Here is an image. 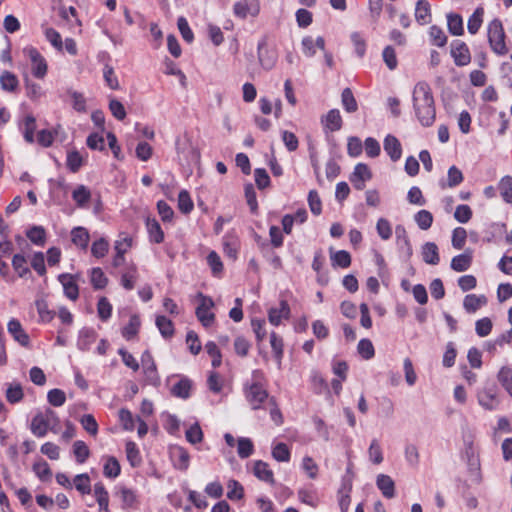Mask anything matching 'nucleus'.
Listing matches in <instances>:
<instances>
[{"label":"nucleus","mask_w":512,"mask_h":512,"mask_svg":"<svg viewBox=\"0 0 512 512\" xmlns=\"http://www.w3.org/2000/svg\"><path fill=\"white\" fill-rule=\"evenodd\" d=\"M368 457L369 460L375 464L379 465L383 462V453L379 441L377 439H373L368 448Z\"/></svg>","instance_id":"obj_39"},{"label":"nucleus","mask_w":512,"mask_h":512,"mask_svg":"<svg viewBox=\"0 0 512 512\" xmlns=\"http://www.w3.org/2000/svg\"><path fill=\"white\" fill-rule=\"evenodd\" d=\"M33 471L41 481L50 479L52 472L47 462L38 461L33 465Z\"/></svg>","instance_id":"obj_58"},{"label":"nucleus","mask_w":512,"mask_h":512,"mask_svg":"<svg viewBox=\"0 0 512 512\" xmlns=\"http://www.w3.org/2000/svg\"><path fill=\"white\" fill-rule=\"evenodd\" d=\"M431 16L430 5L426 0H418L415 8V18L420 25L429 22Z\"/></svg>","instance_id":"obj_24"},{"label":"nucleus","mask_w":512,"mask_h":512,"mask_svg":"<svg viewBox=\"0 0 512 512\" xmlns=\"http://www.w3.org/2000/svg\"><path fill=\"white\" fill-rule=\"evenodd\" d=\"M351 486H343L338 492V504L341 512H347L351 503Z\"/></svg>","instance_id":"obj_53"},{"label":"nucleus","mask_w":512,"mask_h":512,"mask_svg":"<svg viewBox=\"0 0 512 512\" xmlns=\"http://www.w3.org/2000/svg\"><path fill=\"white\" fill-rule=\"evenodd\" d=\"M486 303L487 298L484 295L468 294L464 298L463 306L468 313H474Z\"/></svg>","instance_id":"obj_20"},{"label":"nucleus","mask_w":512,"mask_h":512,"mask_svg":"<svg viewBox=\"0 0 512 512\" xmlns=\"http://www.w3.org/2000/svg\"><path fill=\"white\" fill-rule=\"evenodd\" d=\"M472 262V251L466 250L463 254L452 258L451 268L456 272H464L469 269Z\"/></svg>","instance_id":"obj_19"},{"label":"nucleus","mask_w":512,"mask_h":512,"mask_svg":"<svg viewBox=\"0 0 512 512\" xmlns=\"http://www.w3.org/2000/svg\"><path fill=\"white\" fill-rule=\"evenodd\" d=\"M156 326L164 338H170L174 334L173 322L165 316L156 317Z\"/></svg>","instance_id":"obj_31"},{"label":"nucleus","mask_w":512,"mask_h":512,"mask_svg":"<svg viewBox=\"0 0 512 512\" xmlns=\"http://www.w3.org/2000/svg\"><path fill=\"white\" fill-rule=\"evenodd\" d=\"M488 40L492 50L499 55L508 52L505 44V32L502 23L498 19H494L488 26Z\"/></svg>","instance_id":"obj_3"},{"label":"nucleus","mask_w":512,"mask_h":512,"mask_svg":"<svg viewBox=\"0 0 512 512\" xmlns=\"http://www.w3.org/2000/svg\"><path fill=\"white\" fill-rule=\"evenodd\" d=\"M8 333L13 337L19 345L23 347L30 346V337L22 327L19 320L13 318L7 324Z\"/></svg>","instance_id":"obj_9"},{"label":"nucleus","mask_w":512,"mask_h":512,"mask_svg":"<svg viewBox=\"0 0 512 512\" xmlns=\"http://www.w3.org/2000/svg\"><path fill=\"white\" fill-rule=\"evenodd\" d=\"M429 35L431 38V41L433 45H436L438 47H443L447 43V36L445 35L444 31L438 27V26H431Z\"/></svg>","instance_id":"obj_48"},{"label":"nucleus","mask_w":512,"mask_h":512,"mask_svg":"<svg viewBox=\"0 0 512 512\" xmlns=\"http://www.w3.org/2000/svg\"><path fill=\"white\" fill-rule=\"evenodd\" d=\"M484 9L478 7L474 13L470 16L467 24L468 31L471 34H476L480 29L483 22Z\"/></svg>","instance_id":"obj_33"},{"label":"nucleus","mask_w":512,"mask_h":512,"mask_svg":"<svg viewBox=\"0 0 512 512\" xmlns=\"http://www.w3.org/2000/svg\"><path fill=\"white\" fill-rule=\"evenodd\" d=\"M44 34L46 39L51 43V45L57 49L58 51L63 50V42L60 34L53 28L46 27L44 29Z\"/></svg>","instance_id":"obj_54"},{"label":"nucleus","mask_w":512,"mask_h":512,"mask_svg":"<svg viewBox=\"0 0 512 512\" xmlns=\"http://www.w3.org/2000/svg\"><path fill=\"white\" fill-rule=\"evenodd\" d=\"M0 83L4 90L14 91L18 86V79L13 73L5 71L0 76Z\"/></svg>","instance_id":"obj_55"},{"label":"nucleus","mask_w":512,"mask_h":512,"mask_svg":"<svg viewBox=\"0 0 512 512\" xmlns=\"http://www.w3.org/2000/svg\"><path fill=\"white\" fill-rule=\"evenodd\" d=\"M258 61L260 65L266 69H272L278 58L277 50L274 46L269 45L267 37H263L257 47Z\"/></svg>","instance_id":"obj_4"},{"label":"nucleus","mask_w":512,"mask_h":512,"mask_svg":"<svg viewBox=\"0 0 512 512\" xmlns=\"http://www.w3.org/2000/svg\"><path fill=\"white\" fill-rule=\"evenodd\" d=\"M413 107L417 119L423 126H431L436 118V109L430 86L425 82L416 84L413 90Z\"/></svg>","instance_id":"obj_1"},{"label":"nucleus","mask_w":512,"mask_h":512,"mask_svg":"<svg viewBox=\"0 0 512 512\" xmlns=\"http://www.w3.org/2000/svg\"><path fill=\"white\" fill-rule=\"evenodd\" d=\"M171 457L174 462V466L182 471H185L189 467L190 455L186 449L181 446H175L171 449Z\"/></svg>","instance_id":"obj_15"},{"label":"nucleus","mask_w":512,"mask_h":512,"mask_svg":"<svg viewBox=\"0 0 512 512\" xmlns=\"http://www.w3.org/2000/svg\"><path fill=\"white\" fill-rule=\"evenodd\" d=\"M272 456L279 462H288L290 460V451L285 443H278L272 449Z\"/></svg>","instance_id":"obj_52"},{"label":"nucleus","mask_w":512,"mask_h":512,"mask_svg":"<svg viewBox=\"0 0 512 512\" xmlns=\"http://www.w3.org/2000/svg\"><path fill=\"white\" fill-rule=\"evenodd\" d=\"M254 445L249 438L240 437L237 440V453L240 458H248L253 454Z\"/></svg>","instance_id":"obj_38"},{"label":"nucleus","mask_w":512,"mask_h":512,"mask_svg":"<svg viewBox=\"0 0 512 512\" xmlns=\"http://www.w3.org/2000/svg\"><path fill=\"white\" fill-rule=\"evenodd\" d=\"M146 228L150 241L154 243H161L164 240V233L156 219L147 218Z\"/></svg>","instance_id":"obj_26"},{"label":"nucleus","mask_w":512,"mask_h":512,"mask_svg":"<svg viewBox=\"0 0 512 512\" xmlns=\"http://www.w3.org/2000/svg\"><path fill=\"white\" fill-rule=\"evenodd\" d=\"M133 244V238L126 234V233H120L118 236V239L115 241L114 249L116 253L123 254L132 247Z\"/></svg>","instance_id":"obj_37"},{"label":"nucleus","mask_w":512,"mask_h":512,"mask_svg":"<svg viewBox=\"0 0 512 512\" xmlns=\"http://www.w3.org/2000/svg\"><path fill=\"white\" fill-rule=\"evenodd\" d=\"M371 178V171L366 164L359 163L356 165L351 177V182L356 190L364 188V182Z\"/></svg>","instance_id":"obj_14"},{"label":"nucleus","mask_w":512,"mask_h":512,"mask_svg":"<svg viewBox=\"0 0 512 512\" xmlns=\"http://www.w3.org/2000/svg\"><path fill=\"white\" fill-rule=\"evenodd\" d=\"M54 420H56V415L52 410L37 414L31 422L32 433L37 437H44Z\"/></svg>","instance_id":"obj_6"},{"label":"nucleus","mask_w":512,"mask_h":512,"mask_svg":"<svg viewBox=\"0 0 512 512\" xmlns=\"http://www.w3.org/2000/svg\"><path fill=\"white\" fill-rule=\"evenodd\" d=\"M109 250V243L104 239L100 238L95 241L91 247V253L96 258L104 257Z\"/></svg>","instance_id":"obj_64"},{"label":"nucleus","mask_w":512,"mask_h":512,"mask_svg":"<svg viewBox=\"0 0 512 512\" xmlns=\"http://www.w3.org/2000/svg\"><path fill=\"white\" fill-rule=\"evenodd\" d=\"M205 350L212 358V366L214 368L219 367L222 362V356H221V352L218 349L217 345L212 341L207 342L205 344Z\"/></svg>","instance_id":"obj_61"},{"label":"nucleus","mask_w":512,"mask_h":512,"mask_svg":"<svg viewBox=\"0 0 512 512\" xmlns=\"http://www.w3.org/2000/svg\"><path fill=\"white\" fill-rule=\"evenodd\" d=\"M448 30L451 34L460 36L463 34V20L459 14L450 13L447 15Z\"/></svg>","instance_id":"obj_30"},{"label":"nucleus","mask_w":512,"mask_h":512,"mask_svg":"<svg viewBox=\"0 0 512 512\" xmlns=\"http://www.w3.org/2000/svg\"><path fill=\"white\" fill-rule=\"evenodd\" d=\"M75 488L82 494H89L91 492L90 477L88 474H78L74 478Z\"/></svg>","instance_id":"obj_47"},{"label":"nucleus","mask_w":512,"mask_h":512,"mask_svg":"<svg viewBox=\"0 0 512 512\" xmlns=\"http://www.w3.org/2000/svg\"><path fill=\"white\" fill-rule=\"evenodd\" d=\"M321 122L326 130L335 132L342 127V117L339 110L332 109L321 118Z\"/></svg>","instance_id":"obj_17"},{"label":"nucleus","mask_w":512,"mask_h":512,"mask_svg":"<svg viewBox=\"0 0 512 512\" xmlns=\"http://www.w3.org/2000/svg\"><path fill=\"white\" fill-rule=\"evenodd\" d=\"M234 14L240 18H246L248 15L257 16L260 12L259 0H240L234 4Z\"/></svg>","instance_id":"obj_8"},{"label":"nucleus","mask_w":512,"mask_h":512,"mask_svg":"<svg viewBox=\"0 0 512 512\" xmlns=\"http://www.w3.org/2000/svg\"><path fill=\"white\" fill-rule=\"evenodd\" d=\"M138 279L137 267L133 264L127 268V270L121 276V285L126 290H132L135 287V283Z\"/></svg>","instance_id":"obj_28"},{"label":"nucleus","mask_w":512,"mask_h":512,"mask_svg":"<svg viewBox=\"0 0 512 512\" xmlns=\"http://www.w3.org/2000/svg\"><path fill=\"white\" fill-rule=\"evenodd\" d=\"M12 266L19 277H25L30 274V270L26 265V259L20 254L14 255L12 259Z\"/></svg>","instance_id":"obj_46"},{"label":"nucleus","mask_w":512,"mask_h":512,"mask_svg":"<svg viewBox=\"0 0 512 512\" xmlns=\"http://www.w3.org/2000/svg\"><path fill=\"white\" fill-rule=\"evenodd\" d=\"M414 218L418 227L422 230L429 229L433 223V216L427 210H420Z\"/></svg>","instance_id":"obj_51"},{"label":"nucleus","mask_w":512,"mask_h":512,"mask_svg":"<svg viewBox=\"0 0 512 512\" xmlns=\"http://www.w3.org/2000/svg\"><path fill=\"white\" fill-rule=\"evenodd\" d=\"M73 453H74V455L76 457V460L79 463L85 462L86 459L90 455V451H89L88 446L85 444V442L80 441V440L74 442V444H73Z\"/></svg>","instance_id":"obj_49"},{"label":"nucleus","mask_w":512,"mask_h":512,"mask_svg":"<svg viewBox=\"0 0 512 512\" xmlns=\"http://www.w3.org/2000/svg\"><path fill=\"white\" fill-rule=\"evenodd\" d=\"M394 403L391 399L383 397L379 403V415L383 418H391L394 415Z\"/></svg>","instance_id":"obj_63"},{"label":"nucleus","mask_w":512,"mask_h":512,"mask_svg":"<svg viewBox=\"0 0 512 512\" xmlns=\"http://www.w3.org/2000/svg\"><path fill=\"white\" fill-rule=\"evenodd\" d=\"M498 381L512 397V369L502 367L498 373Z\"/></svg>","instance_id":"obj_45"},{"label":"nucleus","mask_w":512,"mask_h":512,"mask_svg":"<svg viewBox=\"0 0 512 512\" xmlns=\"http://www.w3.org/2000/svg\"><path fill=\"white\" fill-rule=\"evenodd\" d=\"M23 52L31 61L33 75L39 79L44 78L47 73V63L44 57L34 47H27Z\"/></svg>","instance_id":"obj_7"},{"label":"nucleus","mask_w":512,"mask_h":512,"mask_svg":"<svg viewBox=\"0 0 512 512\" xmlns=\"http://www.w3.org/2000/svg\"><path fill=\"white\" fill-rule=\"evenodd\" d=\"M270 344L272 351L274 353V357L277 361L278 368L281 367V360L283 357V341L282 338L279 337L275 332L270 334Z\"/></svg>","instance_id":"obj_34"},{"label":"nucleus","mask_w":512,"mask_h":512,"mask_svg":"<svg viewBox=\"0 0 512 512\" xmlns=\"http://www.w3.org/2000/svg\"><path fill=\"white\" fill-rule=\"evenodd\" d=\"M23 396L24 393L19 383L10 384L6 389V398L11 404L18 403L22 400Z\"/></svg>","instance_id":"obj_43"},{"label":"nucleus","mask_w":512,"mask_h":512,"mask_svg":"<svg viewBox=\"0 0 512 512\" xmlns=\"http://www.w3.org/2000/svg\"><path fill=\"white\" fill-rule=\"evenodd\" d=\"M302 52L306 57H312L316 54L317 49L325 51V40L319 36L314 39L311 36H306L302 39Z\"/></svg>","instance_id":"obj_12"},{"label":"nucleus","mask_w":512,"mask_h":512,"mask_svg":"<svg viewBox=\"0 0 512 512\" xmlns=\"http://www.w3.org/2000/svg\"><path fill=\"white\" fill-rule=\"evenodd\" d=\"M423 260L430 265H437L439 263L438 247L433 242H427L422 247Z\"/></svg>","instance_id":"obj_21"},{"label":"nucleus","mask_w":512,"mask_h":512,"mask_svg":"<svg viewBox=\"0 0 512 512\" xmlns=\"http://www.w3.org/2000/svg\"><path fill=\"white\" fill-rule=\"evenodd\" d=\"M358 353L366 360L371 359L374 354V346L369 339H361L357 346Z\"/></svg>","instance_id":"obj_56"},{"label":"nucleus","mask_w":512,"mask_h":512,"mask_svg":"<svg viewBox=\"0 0 512 512\" xmlns=\"http://www.w3.org/2000/svg\"><path fill=\"white\" fill-rule=\"evenodd\" d=\"M289 317L290 307L285 300L280 302L279 307H273L268 311L269 322L274 326L280 325L282 320H287Z\"/></svg>","instance_id":"obj_11"},{"label":"nucleus","mask_w":512,"mask_h":512,"mask_svg":"<svg viewBox=\"0 0 512 512\" xmlns=\"http://www.w3.org/2000/svg\"><path fill=\"white\" fill-rule=\"evenodd\" d=\"M384 150L389 155L392 161H397L401 158L402 147L399 140L393 135H387L384 139Z\"/></svg>","instance_id":"obj_18"},{"label":"nucleus","mask_w":512,"mask_h":512,"mask_svg":"<svg viewBox=\"0 0 512 512\" xmlns=\"http://www.w3.org/2000/svg\"><path fill=\"white\" fill-rule=\"evenodd\" d=\"M330 259L333 266H339L341 268H347L351 264V256L349 252L345 250L331 253Z\"/></svg>","instance_id":"obj_36"},{"label":"nucleus","mask_w":512,"mask_h":512,"mask_svg":"<svg viewBox=\"0 0 512 512\" xmlns=\"http://www.w3.org/2000/svg\"><path fill=\"white\" fill-rule=\"evenodd\" d=\"M67 94L72 99V106L73 108L78 112H85L86 111V101L84 96L72 89L67 90Z\"/></svg>","instance_id":"obj_60"},{"label":"nucleus","mask_w":512,"mask_h":512,"mask_svg":"<svg viewBox=\"0 0 512 512\" xmlns=\"http://www.w3.org/2000/svg\"><path fill=\"white\" fill-rule=\"evenodd\" d=\"M47 399L51 405L60 407L65 403L66 395L63 390L55 388L48 392Z\"/></svg>","instance_id":"obj_62"},{"label":"nucleus","mask_w":512,"mask_h":512,"mask_svg":"<svg viewBox=\"0 0 512 512\" xmlns=\"http://www.w3.org/2000/svg\"><path fill=\"white\" fill-rule=\"evenodd\" d=\"M198 306L196 307L195 314L199 322L205 327H211L215 322V314L213 308L215 306L211 297L202 293L197 295Z\"/></svg>","instance_id":"obj_2"},{"label":"nucleus","mask_w":512,"mask_h":512,"mask_svg":"<svg viewBox=\"0 0 512 512\" xmlns=\"http://www.w3.org/2000/svg\"><path fill=\"white\" fill-rule=\"evenodd\" d=\"M341 98L343 107L348 113H353L358 109L356 99L350 88H345L342 91Z\"/></svg>","instance_id":"obj_42"},{"label":"nucleus","mask_w":512,"mask_h":512,"mask_svg":"<svg viewBox=\"0 0 512 512\" xmlns=\"http://www.w3.org/2000/svg\"><path fill=\"white\" fill-rule=\"evenodd\" d=\"M90 282L94 289H103L107 285L108 279L101 268H93L90 271Z\"/></svg>","instance_id":"obj_40"},{"label":"nucleus","mask_w":512,"mask_h":512,"mask_svg":"<svg viewBox=\"0 0 512 512\" xmlns=\"http://www.w3.org/2000/svg\"><path fill=\"white\" fill-rule=\"evenodd\" d=\"M80 423L83 428L92 436L97 435L98 433V424L96 419L91 414H85L81 417Z\"/></svg>","instance_id":"obj_59"},{"label":"nucleus","mask_w":512,"mask_h":512,"mask_svg":"<svg viewBox=\"0 0 512 512\" xmlns=\"http://www.w3.org/2000/svg\"><path fill=\"white\" fill-rule=\"evenodd\" d=\"M451 55L457 66H465L471 61L469 49L467 45L461 41H455L452 43Z\"/></svg>","instance_id":"obj_10"},{"label":"nucleus","mask_w":512,"mask_h":512,"mask_svg":"<svg viewBox=\"0 0 512 512\" xmlns=\"http://www.w3.org/2000/svg\"><path fill=\"white\" fill-rule=\"evenodd\" d=\"M59 282L63 286L64 294L67 298L75 301L79 296V288L75 277L71 274H61L58 277Z\"/></svg>","instance_id":"obj_13"},{"label":"nucleus","mask_w":512,"mask_h":512,"mask_svg":"<svg viewBox=\"0 0 512 512\" xmlns=\"http://www.w3.org/2000/svg\"><path fill=\"white\" fill-rule=\"evenodd\" d=\"M73 198L80 208H89L90 204H92L95 213L101 209L99 197L93 199L91 194H73Z\"/></svg>","instance_id":"obj_22"},{"label":"nucleus","mask_w":512,"mask_h":512,"mask_svg":"<svg viewBox=\"0 0 512 512\" xmlns=\"http://www.w3.org/2000/svg\"><path fill=\"white\" fill-rule=\"evenodd\" d=\"M254 475L261 481L268 483L274 482L273 472L269 468L268 464L262 461L255 462Z\"/></svg>","instance_id":"obj_27"},{"label":"nucleus","mask_w":512,"mask_h":512,"mask_svg":"<svg viewBox=\"0 0 512 512\" xmlns=\"http://www.w3.org/2000/svg\"><path fill=\"white\" fill-rule=\"evenodd\" d=\"M89 233L84 227H75L71 231V241L79 248L86 249L89 243Z\"/></svg>","instance_id":"obj_25"},{"label":"nucleus","mask_w":512,"mask_h":512,"mask_svg":"<svg viewBox=\"0 0 512 512\" xmlns=\"http://www.w3.org/2000/svg\"><path fill=\"white\" fill-rule=\"evenodd\" d=\"M477 397L479 404L487 410H494L499 404L495 393L491 390H482Z\"/></svg>","instance_id":"obj_23"},{"label":"nucleus","mask_w":512,"mask_h":512,"mask_svg":"<svg viewBox=\"0 0 512 512\" xmlns=\"http://www.w3.org/2000/svg\"><path fill=\"white\" fill-rule=\"evenodd\" d=\"M245 398L252 409H259L264 401L268 399V392L258 382L246 383L244 387Z\"/></svg>","instance_id":"obj_5"},{"label":"nucleus","mask_w":512,"mask_h":512,"mask_svg":"<svg viewBox=\"0 0 512 512\" xmlns=\"http://www.w3.org/2000/svg\"><path fill=\"white\" fill-rule=\"evenodd\" d=\"M94 495L96 497L100 510L109 512V495L102 483H96L94 485Z\"/></svg>","instance_id":"obj_29"},{"label":"nucleus","mask_w":512,"mask_h":512,"mask_svg":"<svg viewBox=\"0 0 512 512\" xmlns=\"http://www.w3.org/2000/svg\"><path fill=\"white\" fill-rule=\"evenodd\" d=\"M126 456L133 467H136L141 463V456L134 442L129 441L126 443Z\"/></svg>","instance_id":"obj_50"},{"label":"nucleus","mask_w":512,"mask_h":512,"mask_svg":"<svg viewBox=\"0 0 512 512\" xmlns=\"http://www.w3.org/2000/svg\"><path fill=\"white\" fill-rule=\"evenodd\" d=\"M192 383L189 379H181L172 387V394L176 397L186 399L190 396Z\"/></svg>","instance_id":"obj_32"},{"label":"nucleus","mask_w":512,"mask_h":512,"mask_svg":"<svg viewBox=\"0 0 512 512\" xmlns=\"http://www.w3.org/2000/svg\"><path fill=\"white\" fill-rule=\"evenodd\" d=\"M140 319L137 315L131 316L129 323L123 328L122 335L127 340L132 339L139 331Z\"/></svg>","instance_id":"obj_44"},{"label":"nucleus","mask_w":512,"mask_h":512,"mask_svg":"<svg viewBox=\"0 0 512 512\" xmlns=\"http://www.w3.org/2000/svg\"><path fill=\"white\" fill-rule=\"evenodd\" d=\"M26 236L28 239L36 244L43 246L45 244L46 240V232L45 229L42 226H33L31 227L27 232Z\"/></svg>","instance_id":"obj_35"},{"label":"nucleus","mask_w":512,"mask_h":512,"mask_svg":"<svg viewBox=\"0 0 512 512\" xmlns=\"http://www.w3.org/2000/svg\"><path fill=\"white\" fill-rule=\"evenodd\" d=\"M186 439L191 444H197L203 440V432L198 423H194L186 431Z\"/></svg>","instance_id":"obj_57"},{"label":"nucleus","mask_w":512,"mask_h":512,"mask_svg":"<svg viewBox=\"0 0 512 512\" xmlns=\"http://www.w3.org/2000/svg\"><path fill=\"white\" fill-rule=\"evenodd\" d=\"M376 486L385 498L391 499L395 496V482L389 475L379 474Z\"/></svg>","instance_id":"obj_16"},{"label":"nucleus","mask_w":512,"mask_h":512,"mask_svg":"<svg viewBox=\"0 0 512 512\" xmlns=\"http://www.w3.org/2000/svg\"><path fill=\"white\" fill-rule=\"evenodd\" d=\"M96 340V333L93 330H83L78 339V348L83 351L90 349Z\"/></svg>","instance_id":"obj_41"}]
</instances>
